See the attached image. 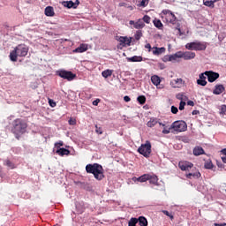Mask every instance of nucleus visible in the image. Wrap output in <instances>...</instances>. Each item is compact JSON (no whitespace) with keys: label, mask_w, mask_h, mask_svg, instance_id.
I'll use <instances>...</instances> for the list:
<instances>
[{"label":"nucleus","mask_w":226,"mask_h":226,"mask_svg":"<svg viewBox=\"0 0 226 226\" xmlns=\"http://www.w3.org/2000/svg\"><path fill=\"white\" fill-rule=\"evenodd\" d=\"M86 171L87 174H94V177L97 181H102L105 177V175H103V167L98 163L87 164L86 166Z\"/></svg>","instance_id":"obj_1"},{"label":"nucleus","mask_w":226,"mask_h":226,"mask_svg":"<svg viewBox=\"0 0 226 226\" xmlns=\"http://www.w3.org/2000/svg\"><path fill=\"white\" fill-rule=\"evenodd\" d=\"M27 52H29V48L25 44H19L10 53L9 57L11 61L15 63L17 62V57H26Z\"/></svg>","instance_id":"obj_2"},{"label":"nucleus","mask_w":226,"mask_h":226,"mask_svg":"<svg viewBox=\"0 0 226 226\" xmlns=\"http://www.w3.org/2000/svg\"><path fill=\"white\" fill-rule=\"evenodd\" d=\"M26 130H27V124L26 121L17 118L12 122L11 132L14 135H22V133H26Z\"/></svg>","instance_id":"obj_3"},{"label":"nucleus","mask_w":226,"mask_h":226,"mask_svg":"<svg viewBox=\"0 0 226 226\" xmlns=\"http://www.w3.org/2000/svg\"><path fill=\"white\" fill-rule=\"evenodd\" d=\"M185 49L187 50L196 51L206 50V49H207V44L206 42L196 41L185 44Z\"/></svg>","instance_id":"obj_4"},{"label":"nucleus","mask_w":226,"mask_h":226,"mask_svg":"<svg viewBox=\"0 0 226 226\" xmlns=\"http://www.w3.org/2000/svg\"><path fill=\"white\" fill-rule=\"evenodd\" d=\"M162 15H164V19L168 24H172V26L179 25V20L176 17V15L171 12L170 10H163Z\"/></svg>","instance_id":"obj_5"},{"label":"nucleus","mask_w":226,"mask_h":226,"mask_svg":"<svg viewBox=\"0 0 226 226\" xmlns=\"http://www.w3.org/2000/svg\"><path fill=\"white\" fill-rule=\"evenodd\" d=\"M170 130H174V132H186L188 130V125L183 120L175 121L170 127Z\"/></svg>","instance_id":"obj_6"},{"label":"nucleus","mask_w":226,"mask_h":226,"mask_svg":"<svg viewBox=\"0 0 226 226\" xmlns=\"http://www.w3.org/2000/svg\"><path fill=\"white\" fill-rule=\"evenodd\" d=\"M138 153H139V154H142V156H145V158H149V155L151 154V142H149V140H147L145 144H142L138 148Z\"/></svg>","instance_id":"obj_7"},{"label":"nucleus","mask_w":226,"mask_h":226,"mask_svg":"<svg viewBox=\"0 0 226 226\" xmlns=\"http://www.w3.org/2000/svg\"><path fill=\"white\" fill-rule=\"evenodd\" d=\"M56 75H58V77H61V79H64V80H68L69 82H72V80H73V79L77 77V75L73 74V72L65 70L57 71Z\"/></svg>","instance_id":"obj_8"},{"label":"nucleus","mask_w":226,"mask_h":226,"mask_svg":"<svg viewBox=\"0 0 226 226\" xmlns=\"http://www.w3.org/2000/svg\"><path fill=\"white\" fill-rule=\"evenodd\" d=\"M170 86L174 89L181 88V87H183L185 86V80H183V79H181V78H177V79H172L170 81Z\"/></svg>","instance_id":"obj_9"},{"label":"nucleus","mask_w":226,"mask_h":226,"mask_svg":"<svg viewBox=\"0 0 226 226\" xmlns=\"http://www.w3.org/2000/svg\"><path fill=\"white\" fill-rule=\"evenodd\" d=\"M205 75L207 77L208 82H215L217 79H220V74L212 71L205 72Z\"/></svg>","instance_id":"obj_10"},{"label":"nucleus","mask_w":226,"mask_h":226,"mask_svg":"<svg viewBox=\"0 0 226 226\" xmlns=\"http://www.w3.org/2000/svg\"><path fill=\"white\" fill-rule=\"evenodd\" d=\"M178 167L181 170H190V169H193V163L188 161H181L178 163Z\"/></svg>","instance_id":"obj_11"},{"label":"nucleus","mask_w":226,"mask_h":226,"mask_svg":"<svg viewBox=\"0 0 226 226\" xmlns=\"http://www.w3.org/2000/svg\"><path fill=\"white\" fill-rule=\"evenodd\" d=\"M117 40L122 47H126V45L127 47H130V45H132V38L120 36Z\"/></svg>","instance_id":"obj_12"},{"label":"nucleus","mask_w":226,"mask_h":226,"mask_svg":"<svg viewBox=\"0 0 226 226\" xmlns=\"http://www.w3.org/2000/svg\"><path fill=\"white\" fill-rule=\"evenodd\" d=\"M181 58L185 59V61H190V59H195V52L181 51Z\"/></svg>","instance_id":"obj_13"},{"label":"nucleus","mask_w":226,"mask_h":226,"mask_svg":"<svg viewBox=\"0 0 226 226\" xmlns=\"http://www.w3.org/2000/svg\"><path fill=\"white\" fill-rule=\"evenodd\" d=\"M87 51V44H80L78 48L72 50L74 54H82V52Z\"/></svg>","instance_id":"obj_14"},{"label":"nucleus","mask_w":226,"mask_h":226,"mask_svg":"<svg viewBox=\"0 0 226 226\" xmlns=\"http://www.w3.org/2000/svg\"><path fill=\"white\" fill-rule=\"evenodd\" d=\"M132 180L137 183L139 181V183H146V181L149 180V174H144L139 177H134Z\"/></svg>","instance_id":"obj_15"},{"label":"nucleus","mask_w":226,"mask_h":226,"mask_svg":"<svg viewBox=\"0 0 226 226\" xmlns=\"http://www.w3.org/2000/svg\"><path fill=\"white\" fill-rule=\"evenodd\" d=\"M225 91V87L223 85H215V89L213 91L214 94H222Z\"/></svg>","instance_id":"obj_16"},{"label":"nucleus","mask_w":226,"mask_h":226,"mask_svg":"<svg viewBox=\"0 0 226 226\" xmlns=\"http://www.w3.org/2000/svg\"><path fill=\"white\" fill-rule=\"evenodd\" d=\"M56 153V154H59V156H68V154H70V150L66 148H57Z\"/></svg>","instance_id":"obj_17"},{"label":"nucleus","mask_w":226,"mask_h":226,"mask_svg":"<svg viewBox=\"0 0 226 226\" xmlns=\"http://www.w3.org/2000/svg\"><path fill=\"white\" fill-rule=\"evenodd\" d=\"M151 82L152 84H154V86H160L162 79H160V77L158 75H154L151 77Z\"/></svg>","instance_id":"obj_18"},{"label":"nucleus","mask_w":226,"mask_h":226,"mask_svg":"<svg viewBox=\"0 0 226 226\" xmlns=\"http://www.w3.org/2000/svg\"><path fill=\"white\" fill-rule=\"evenodd\" d=\"M146 26V24L144 23V21L142 19H138L135 24H134V28L135 29H144V27Z\"/></svg>","instance_id":"obj_19"},{"label":"nucleus","mask_w":226,"mask_h":226,"mask_svg":"<svg viewBox=\"0 0 226 226\" xmlns=\"http://www.w3.org/2000/svg\"><path fill=\"white\" fill-rule=\"evenodd\" d=\"M129 63H140L142 62V56H134L126 58Z\"/></svg>","instance_id":"obj_20"},{"label":"nucleus","mask_w":226,"mask_h":226,"mask_svg":"<svg viewBox=\"0 0 226 226\" xmlns=\"http://www.w3.org/2000/svg\"><path fill=\"white\" fill-rule=\"evenodd\" d=\"M45 15L46 17H54L55 12H54V8L51 6H48L45 8Z\"/></svg>","instance_id":"obj_21"},{"label":"nucleus","mask_w":226,"mask_h":226,"mask_svg":"<svg viewBox=\"0 0 226 226\" xmlns=\"http://www.w3.org/2000/svg\"><path fill=\"white\" fill-rule=\"evenodd\" d=\"M193 154L194 156H200V154H204V148H202L201 147H194Z\"/></svg>","instance_id":"obj_22"},{"label":"nucleus","mask_w":226,"mask_h":226,"mask_svg":"<svg viewBox=\"0 0 226 226\" xmlns=\"http://www.w3.org/2000/svg\"><path fill=\"white\" fill-rule=\"evenodd\" d=\"M148 181L151 185H158V177L156 175L149 174Z\"/></svg>","instance_id":"obj_23"},{"label":"nucleus","mask_w":226,"mask_h":226,"mask_svg":"<svg viewBox=\"0 0 226 226\" xmlns=\"http://www.w3.org/2000/svg\"><path fill=\"white\" fill-rule=\"evenodd\" d=\"M177 59H181V51H178L169 56V61H177Z\"/></svg>","instance_id":"obj_24"},{"label":"nucleus","mask_w":226,"mask_h":226,"mask_svg":"<svg viewBox=\"0 0 226 226\" xmlns=\"http://www.w3.org/2000/svg\"><path fill=\"white\" fill-rule=\"evenodd\" d=\"M152 52L154 56H160L165 52V48H154Z\"/></svg>","instance_id":"obj_25"},{"label":"nucleus","mask_w":226,"mask_h":226,"mask_svg":"<svg viewBox=\"0 0 226 226\" xmlns=\"http://www.w3.org/2000/svg\"><path fill=\"white\" fill-rule=\"evenodd\" d=\"M158 123L157 118H151L150 121L147 122V126H148V128H153L154 126H156Z\"/></svg>","instance_id":"obj_26"},{"label":"nucleus","mask_w":226,"mask_h":226,"mask_svg":"<svg viewBox=\"0 0 226 226\" xmlns=\"http://www.w3.org/2000/svg\"><path fill=\"white\" fill-rule=\"evenodd\" d=\"M138 220V223L140 226H147V219H146V217L144 216H139V218H137Z\"/></svg>","instance_id":"obj_27"},{"label":"nucleus","mask_w":226,"mask_h":226,"mask_svg":"<svg viewBox=\"0 0 226 226\" xmlns=\"http://www.w3.org/2000/svg\"><path fill=\"white\" fill-rule=\"evenodd\" d=\"M186 177H187L188 179H192V177H194L195 179H199V177H200V172L196 171V172H194V173H188V174L186 175Z\"/></svg>","instance_id":"obj_28"},{"label":"nucleus","mask_w":226,"mask_h":226,"mask_svg":"<svg viewBox=\"0 0 226 226\" xmlns=\"http://www.w3.org/2000/svg\"><path fill=\"white\" fill-rule=\"evenodd\" d=\"M153 24H154V27H157V29H162V27H163V24L162 23V20H160V19H154Z\"/></svg>","instance_id":"obj_29"},{"label":"nucleus","mask_w":226,"mask_h":226,"mask_svg":"<svg viewBox=\"0 0 226 226\" xmlns=\"http://www.w3.org/2000/svg\"><path fill=\"white\" fill-rule=\"evenodd\" d=\"M63 4L65 8H68V9L73 8V10H75V4H73V1L63 2Z\"/></svg>","instance_id":"obj_30"},{"label":"nucleus","mask_w":226,"mask_h":226,"mask_svg":"<svg viewBox=\"0 0 226 226\" xmlns=\"http://www.w3.org/2000/svg\"><path fill=\"white\" fill-rule=\"evenodd\" d=\"M176 98L177 100H180V102H186L188 100V97L183 93L177 94Z\"/></svg>","instance_id":"obj_31"},{"label":"nucleus","mask_w":226,"mask_h":226,"mask_svg":"<svg viewBox=\"0 0 226 226\" xmlns=\"http://www.w3.org/2000/svg\"><path fill=\"white\" fill-rule=\"evenodd\" d=\"M102 75L104 79H109V77L112 76V70L107 69L102 72Z\"/></svg>","instance_id":"obj_32"},{"label":"nucleus","mask_w":226,"mask_h":226,"mask_svg":"<svg viewBox=\"0 0 226 226\" xmlns=\"http://www.w3.org/2000/svg\"><path fill=\"white\" fill-rule=\"evenodd\" d=\"M203 3L205 6H208L210 8H213L215 6V1L213 0H204Z\"/></svg>","instance_id":"obj_33"},{"label":"nucleus","mask_w":226,"mask_h":226,"mask_svg":"<svg viewBox=\"0 0 226 226\" xmlns=\"http://www.w3.org/2000/svg\"><path fill=\"white\" fill-rule=\"evenodd\" d=\"M137 101L139 102V103H140V105H144V103H146V96L139 95L138 96Z\"/></svg>","instance_id":"obj_34"},{"label":"nucleus","mask_w":226,"mask_h":226,"mask_svg":"<svg viewBox=\"0 0 226 226\" xmlns=\"http://www.w3.org/2000/svg\"><path fill=\"white\" fill-rule=\"evenodd\" d=\"M197 84L198 86H207V81H206V79H197Z\"/></svg>","instance_id":"obj_35"},{"label":"nucleus","mask_w":226,"mask_h":226,"mask_svg":"<svg viewBox=\"0 0 226 226\" xmlns=\"http://www.w3.org/2000/svg\"><path fill=\"white\" fill-rule=\"evenodd\" d=\"M135 40H140L142 38V31H137L135 35H134Z\"/></svg>","instance_id":"obj_36"},{"label":"nucleus","mask_w":226,"mask_h":226,"mask_svg":"<svg viewBox=\"0 0 226 226\" xmlns=\"http://www.w3.org/2000/svg\"><path fill=\"white\" fill-rule=\"evenodd\" d=\"M4 165L9 167V169H15V165L13 163H11V162H10L8 160L4 162Z\"/></svg>","instance_id":"obj_37"},{"label":"nucleus","mask_w":226,"mask_h":226,"mask_svg":"<svg viewBox=\"0 0 226 226\" xmlns=\"http://www.w3.org/2000/svg\"><path fill=\"white\" fill-rule=\"evenodd\" d=\"M143 22H145L146 24H149L151 22V17L145 15L142 19Z\"/></svg>","instance_id":"obj_38"},{"label":"nucleus","mask_w":226,"mask_h":226,"mask_svg":"<svg viewBox=\"0 0 226 226\" xmlns=\"http://www.w3.org/2000/svg\"><path fill=\"white\" fill-rule=\"evenodd\" d=\"M205 169H208V170L213 169V162L211 161L205 162Z\"/></svg>","instance_id":"obj_39"},{"label":"nucleus","mask_w":226,"mask_h":226,"mask_svg":"<svg viewBox=\"0 0 226 226\" xmlns=\"http://www.w3.org/2000/svg\"><path fill=\"white\" fill-rule=\"evenodd\" d=\"M162 213H163V215H166V216H169L170 218V220H174V215H172L170 214V212H169L167 210H162Z\"/></svg>","instance_id":"obj_40"},{"label":"nucleus","mask_w":226,"mask_h":226,"mask_svg":"<svg viewBox=\"0 0 226 226\" xmlns=\"http://www.w3.org/2000/svg\"><path fill=\"white\" fill-rule=\"evenodd\" d=\"M185 105H186V102L185 101H180V104H179V110H185Z\"/></svg>","instance_id":"obj_41"},{"label":"nucleus","mask_w":226,"mask_h":226,"mask_svg":"<svg viewBox=\"0 0 226 226\" xmlns=\"http://www.w3.org/2000/svg\"><path fill=\"white\" fill-rule=\"evenodd\" d=\"M61 146H64L63 141H58V142L55 143L56 149H61Z\"/></svg>","instance_id":"obj_42"},{"label":"nucleus","mask_w":226,"mask_h":226,"mask_svg":"<svg viewBox=\"0 0 226 226\" xmlns=\"http://www.w3.org/2000/svg\"><path fill=\"white\" fill-rule=\"evenodd\" d=\"M148 4H149V2L147 0H142L139 4V6H143V8H144V7L147 6Z\"/></svg>","instance_id":"obj_43"},{"label":"nucleus","mask_w":226,"mask_h":226,"mask_svg":"<svg viewBox=\"0 0 226 226\" xmlns=\"http://www.w3.org/2000/svg\"><path fill=\"white\" fill-rule=\"evenodd\" d=\"M176 29L178 31L179 36H183V34H185V32L181 31V27L179 26V24L177 25Z\"/></svg>","instance_id":"obj_44"},{"label":"nucleus","mask_w":226,"mask_h":226,"mask_svg":"<svg viewBox=\"0 0 226 226\" xmlns=\"http://www.w3.org/2000/svg\"><path fill=\"white\" fill-rule=\"evenodd\" d=\"M171 112L172 114H176L177 112H179V109L176 106H171Z\"/></svg>","instance_id":"obj_45"},{"label":"nucleus","mask_w":226,"mask_h":226,"mask_svg":"<svg viewBox=\"0 0 226 226\" xmlns=\"http://www.w3.org/2000/svg\"><path fill=\"white\" fill-rule=\"evenodd\" d=\"M69 124H71L72 126H75V124H77V120L71 118L69 120Z\"/></svg>","instance_id":"obj_46"},{"label":"nucleus","mask_w":226,"mask_h":226,"mask_svg":"<svg viewBox=\"0 0 226 226\" xmlns=\"http://www.w3.org/2000/svg\"><path fill=\"white\" fill-rule=\"evenodd\" d=\"M95 132L96 133H99V135H102V133H103V132L102 131V128L98 127V125H95Z\"/></svg>","instance_id":"obj_47"},{"label":"nucleus","mask_w":226,"mask_h":226,"mask_svg":"<svg viewBox=\"0 0 226 226\" xmlns=\"http://www.w3.org/2000/svg\"><path fill=\"white\" fill-rule=\"evenodd\" d=\"M205 75H206V72L200 73L199 80H206V76Z\"/></svg>","instance_id":"obj_48"},{"label":"nucleus","mask_w":226,"mask_h":226,"mask_svg":"<svg viewBox=\"0 0 226 226\" xmlns=\"http://www.w3.org/2000/svg\"><path fill=\"white\" fill-rule=\"evenodd\" d=\"M226 113V105H222L221 107V114H225Z\"/></svg>","instance_id":"obj_49"},{"label":"nucleus","mask_w":226,"mask_h":226,"mask_svg":"<svg viewBox=\"0 0 226 226\" xmlns=\"http://www.w3.org/2000/svg\"><path fill=\"white\" fill-rule=\"evenodd\" d=\"M162 133H164V135H169V133H170V128H169V129H163V130H162Z\"/></svg>","instance_id":"obj_50"},{"label":"nucleus","mask_w":226,"mask_h":226,"mask_svg":"<svg viewBox=\"0 0 226 226\" xmlns=\"http://www.w3.org/2000/svg\"><path fill=\"white\" fill-rule=\"evenodd\" d=\"M131 98H130V96H128V95H125L124 97V102H125L126 103H128V102H131Z\"/></svg>","instance_id":"obj_51"},{"label":"nucleus","mask_w":226,"mask_h":226,"mask_svg":"<svg viewBox=\"0 0 226 226\" xmlns=\"http://www.w3.org/2000/svg\"><path fill=\"white\" fill-rule=\"evenodd\" d=\"M145 49H148V52H151V49H152L151 44H150V43H147V44L145 45Z\"/></svg>","instance_id":"obj_52"},{"label":"nucleus","mask_w":226,"mask_h":226,"mask_svg":"<svg viewBox=\"0 0 226 226\" xmlns=\"http://www.w3.org/2000/svg\"><path fill=\"white\" fill-rule=\"evenodd\" d=\"M49 105H50L52 108L56 107V102H54V101H52V100H49Z\"/></svg>","instance_id":"obj_53"},{"label":"nucleus","mask_w":226,"mask_h":226,"mask_svg":"<svg viewBox=\"0 0 226 226\" xmlns=\"http://www.w3.org/2000/svg\"><path fill=\"white\" fill-rule=\"evenodd\" d=\"M98 103H100V99H96L93 102V105H94V107H97Z\"/></svg>","instance_id":"obj_54"},{"label":"nucleus","mask_w":226,"mask_h":226,"mask_svg":"<svg viewBox=\"0 0 226 226\" xmlns=\"http://www.w3.org/2000/svg\"><path fill=\"white\" fill-rule=\"evenodd\" d=\"M187 105H189V107H193L195 105V102H193V101H188Z\"/></svg>","instance_id":"obj_55"},{"label":"nucleus","mask_w":226,"mask_h":226,"mask_svg":"<svg viewBox=\"0 0 226 226\" xmlns=\"http://www.w3.org/2000/svg\"><path fill=\"white\" fill-rule=\"evenodd\" d=\"M74 4V9L76 10V8L79 6V4H80V2L79 0H76Z\"/></svg>","instance_id":"obj_56"},{"label":"nucleus","mask_w":226,"mask_h":226,"mask_svg":"<svg viewBox=\"0 0 226 226\" xmlns=\"http://www.w3.org/2000/svg\"><path fill=\"white\" fill-rule=\"evenodd\" d=\"M215 226H226V223H214Z\"/></svg>","instance_id":"obj_57"},{"label":"nucleus","mask_w":226,"mask_h":226,"mask_svg":"<svg viewBox=\"0 0 226 226\" xmlns=\"http://www.w3.org/2000/svg\"><path fill=\"white\" fill-rule=\"evenodd\" d=\"M135 21H133V20H130L129 21V24H130V26H134V27H135Z\"/></svg>","instance_id":"obj_58"},{"label":"nucleus","mask_w":226,"mask_h":226,"mask_svg":"<svg viewBox=\"0 0 226 226\" xmlns=\"http://www.w3.org/2000/svg\"><path fill=\"white\" fill-rule=\"evenodd\" d=\"M222 161L223 162V163H226V155L222 156Z\"/></svg>","instance_id":"obj_59"},{"label":"nucleus","mask_w":226,"mask_h":226,"mask_svg":"<svg viewBox=\"0 0 226 226\" xmlns=\"http://www.w3.org/2000/svg\"><path fill=\"white\" fill-rule=\"evenodd\" d=\"M222 153L223 156H226V148L222 149Z\"/></svg>","instance_id":"obj_60"},{"label":"nucleus","mask_w":226,"mask_h":226,"mask_svg":"<svg viewBox=\"0 0 226 226\" xmlns=\"http://www.w3.org/2000/svg\"><path fill=\"white\" fill-rule=\"evenodd\" d=\"M196 114H199V111L193 110V111H192V116H196Z\"/></svg>","instance_id":"obj_61"},{"label":"nucleus","mask_w":226,"mask_h":226,"mask_svg":"<svg viewBox=\"0 0 226 226\" xmlns=\"http://www.w3.org/2000/svg\"><path fill=\"white\" fill-rule=\"evenodd\" d=\"M157 89H163V86H157Z\"/></svg>","instance_id":"obj_62"},{"label":"nucleus","mask_w":226,"mask_h":226,"mask_svg":"<svg viewBox=\"0 0 226 226\" xmlns=\"http://www.w3.org/2000/svg\"><path fill=\"white\" fill-rule=\"evenodd\" d=\"M159 124H160V126H165V124H162V123H160V122H159Z\"/></svg>","instance_id":"obj_63"},{"label":"nucleus","mask_w":226,"mask_h":226,"mask_svg":"<svg viewBox=\"0 0 226 226\" xmlns=\"http://www.w3.org/2000/svg\"><path fill=\"white\" fill-rule=\"evenodd\" d=\"M188 33H190V31H189V30H187L186 34H188Z\"/></svg>","instance_id":"obj_64"}]
</instances>
